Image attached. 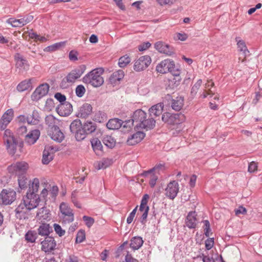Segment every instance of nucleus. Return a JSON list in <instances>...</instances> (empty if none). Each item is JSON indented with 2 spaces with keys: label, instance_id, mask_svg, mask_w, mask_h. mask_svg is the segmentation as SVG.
Instances as JSON below:
<instances>
[{
  "label": "nucleus",
  "instance_id": "7",
  "mask_svg": "<svg viewBox=\"0 0 262 262\" xmlns=\"http://www.w3.org/2000/svg\"><path fill=\"white\" fill-rule=\"evenodd\" d=\"M86 70V66L84 64L80 65L76 68L72 70L66 77V81L69 83H73L79 78Z\"/></svg>",
  "mask_w": 262,
  "mask_h": 262
},
{
  "label": "nucleus",
  "instance_id": "61",
  "mask_svg": "<svg viewBox=\"0 0 262 262\" xmlns=\"http://www.w3.org/2000/svg\"><path fill=\"white\" fill-rule=\"evenodd\" d=\"M214 245L213 238H209L205 241V248L207 250L211 249Z\"/></svg>",
  "mask_w": 262,
  "mask_h": 262
},
{
  "label": "nucleus",
  "instance_id": "32",
  "mask_svg": "<svg viewBox=\"0 0 262 262\" xmlns=\"http://www.w3.org/2000/svg\"><path fill=\"white\" fill-rule=\"evenodd\" d=\"M122 120L114 118L110 119L106 124L107 127L110 129H118L122 126Z\"/></svg>",
  "mask_w": 262,
  "mask_h": 262
},
{
  "label": "nucleus",
  "instance_id": "14",
  "mask_svg": "<svg viewBox=\"0 0 262 262\" xmlns=\"http://www.w3.org/2000/svg\"><path fill=\"white\" fill-rule=\"evenodd\" d=\"M179 191V186L178 182L172 181L169 182L165 189V195L171 200H173L177 195Z\"/></svg>",
  "mask_w": 262,
  "mask_h": 262
},
{
  "label": "nucleus",
  "instance_id": "45",
  "mask_svg": "<svg viewBox=\"0 0 262 262\" xmlns=\"http://www.w3.org/2000/svg\"><path fill=\"white\" fill-rule=\"evenodd\" d=\"M88 134H89L82 127L75 134V137L77 141H80L85 139Z\"/></svg>",
  "mask_w": 262,
  "mask_h": 262
},
{
  "label": "nucleus",
  "instance_id": "8",
  "mask_svg": "<svg viewBox=\"0 0 262 262\" xmlns=\"http://www.w3.org/2000/svg\"><path fill=\"white\" fill-rule=\"evenodd\" d=\"M39 202V195L37 194H33V193L27 192L26 196L23 199V202L29 210H32L37 207Z\"/></svg>",
  "mask_w": 262,
  "mask_h": 262
},
{
  "label": "nucleus",
  "instance_id": "59",
  "mask_svg": "<svg viewBox=\"0 0 262 262\" xmlns=\"http://www.w3.org/2000/svg\"><path fill=\"white\" fill-rule=\"evenodd\" d=\"M203 223L204 225V234L206 237H209L211 231L210 223L208 220L204 221Z\"/></svg>",
  "mask_w": 262,
  "mask_h": 262
},
{
  "label": "nucleus",
  "instance_id": "58",
  "mask_svg": "<svg viewBox=\"0 0 262 262\" xmlns=\"http://www.w3.org/2000/svg\"><path fill=\"white\" fill-rule=\"evenodd\" d=\"M53 227L56 233L59 236H62L65 234V230H63L59 225L54 224Z\"/></svg>",
  "mask_w": 262,
  "mask_h": 262
},
{
  "label": "nucleus",
  "instance_id": "19",
  "mask_svg": "<svg viewBox=\"0 0 262 262\" xmlns=\"http://www.w3.org/2000/svg\"><path fill=\"white\" fill-rule=\"evenodd\" d=\"M48 134L52 140L58 142H61L64 138V135L59 127L49 129Z\"/></svg>",
  "mask_w": 262,
  "mask_h": 262
},
{
  "label": "nucleus",
  "instance_id": "38",
  "mask_svg": "<svg viewBox=\"0 0 262 262\" xmlns=\"http://www.w3.org/2000/svg\"><path fill=\"white\" fill-rule=\"evenodd\" d=\"M37 237V233L34 230H29L25 235L26 241L28 243H34Z\"/></svg>",
  "mask_w": 262,
  "mask_h": 262
},
{
  "label": "nucleus",
  "instance_id": "25",
  "mask_svg": "<svg viewBox=\"0 0 262 262\" xmlns=\"http://www.w3.org/2000/svg\"><path fill=\"white\" fill-rule=\"evenodd\" d=\"M14 59L16 62L17 68L23 69L27 70L29 69V64L27 60L19 53H16L14 55Z\"/></svg>",
  "mask_w": 262,
  "mask_h": 262
},
{
  "label": "nucleus",
  "instance_id": "28",
  "mask_svg": "<svg viewBox=\"0 0 262 262\" xmlns=\"http://www.w3.org/2000/svg\"><path fill=\"white\" fill-rule=\"evenodd\" d=\"M165 169V166L164 164L159 163L156 165L152 168L144 171L142 175L143 177H147L150 173H154L156 174H159L161 172H163Z\"/></svg>",
  "mask_w": 262,
  "mask_h": 262
},
{
  "label": "nucleus",
  "instance_id": "3",
  "mask_svg": "<svg viewBox=\"0 0 262 262\" xmlns=\"http://www.w3.org/2000/svg\"><path fill=\"white\" fill-rule=\"evenodd\" d=\"M3 140L9 154L13 155L16 152L17 143L9 129L5 131Z\"/></svg>",
  "mask_w": 262,
  "mask_h": 262
},
{
  "label": "nucleus",
  "instance_id": "36",
  "mask_svg": "<svg viewBox=\"0 0 262 262\" xmlns=\"http://www.w3.org/2000/svg\"><path fill=\"white\" fill-rule=\"evenodd\" d=\"M37 232L39 235L47 237L50 233V227L49 224H42L37 229Z\"/></svg>",
  "mask_w": 262,
  "mask_h": 262
},
{
  "label": "nucleus",
  "instance_id": "12",
  "mask_svg": "<svg viewBox=\"0 0 262 262\" xmlns=\"http://www.w3.org/2000/svg\"><path fill=\"white\" fill-rule=\"evenodd\" d=\"M49 85L47 83H43L38 86L31 95L33 101H38L49 92Z\"/></svg>",
  "mask_w": 262,
  "mask_h": 262
},
{
  "label": "nucleus",
  "instance_id": "34",
  "mask_svg": "<svg viewBox=\"0 0 262 262\" xmlns=\"http://www.w3.org/2000/svg\"><path fill=\"white\" fill-rule=\"evenodd\" d=\"M39 180L38 178H34L30 181L29 187L27 192L36 194L39 186Z\"/></svg>",
  "mask_w": 262,
  "mask_h": 262
},
{
  "label": "nucleus",
  "instance_id": "55",
  "mask_svg": "<svg viewBox=\"0 0 262 262\" xmlns=\"http://www.w3.org/2000/svg\"><path fill=\"white\" fill-rule=\"evenodd\" d=\"M54 107V100L52 98L47 99L46 101L45 108L47 111H51Z\"/></svg>",
  "mask_w": 262,
  "mask_h": 262
},
{
  "label": "nucleus",
  "instance_id": "41",
  "mask_svg": "<svg viewBox=\"0 0 262 262\" xmlns=\"http://www.w3.org/2000/svg\"><path fill=\"white\" fill-rule=\"evenodd\" d=\"M82 127L81 122L80 120L76 119L74 120L70 124V129L71 132L75 134L78 130Z\"/></svg>",
  "mask_w": 262,
  "mask_h": 262
},
{
  "label": "nucleus",
  "instance_id": "49",
  "mask_svg": "<svg viewBox=\"0 0 262 262\" xmlns=\"http://www.w3.org/2000/svg\"><path fill=\"white\" fill-rule=\"evenodd\" d=\"M202 83V81L201 79H199L192 86L191 90V95L192 97H194L196 95L198 90H199L201 84Z\"/></svg>",
  "mask_w": 262,
  "mask_h": 262
},
{
  "label": "nucleus",
  "instance_id": "33",
  "mask_svg": "<svg viewBox=\"0 0 262 262\" xmlns=\"http://www.w3.org/2000/svg\"><path fill=\"white\" fill-rule=\"evenodd\" d=\"M143 241L140 236H135L130 240V247L133 250L139 249L143 245Z\"/></svg>",
  "mask_w": 262,
  "mask_h": 262
},
{
  "label": "nucleus",
  "instance_id": "52",
  "mask_svg": "<svg viewBox=\"0 0 262 262\" xmlns=\"http://www.w3.org/2000/svg\"><path fill=\"white\" fill-rule=\"evenodd\" d=\"M29 37L32 39H34L35 41H40V42H45L47 40V39L45 37L41 36L35 32L30 33Z\"/></svg>",
  "mask_w": 262,
  "mask_h": 262
},
{
  "label": "nucleus",
  "instance_id": "51",
  "mask_svg": "<svg viewBox=\"0 0 262 262\" xmlns=\"http://www.w3.org/2000/svg\"><path fill=\"white\" fill-rule=\"evenodd\" d=\"M147 177L149 178V183L150 187L152 188L154 187L156 184L157 181L158 179V175L154 173H152L149 174Z\"/></svg>",
  "mask_w": 262,
  "mask_h": 262
},
{
  "label": "nucleus",
  "instance_id": "26",
  "mask_svg": "<svg viewBox=\"0 0 262 262\" xmlns=\"http://www.w3.org/2000/svg\"><path fill=\"white\" fill-rule=\"evenodd\" d=\"M41 118L39 115L38 111L34 110L31 115L27 116V122L29 124L37 125L41 121Z\"/></svg>",
  "mask_w": 262,
  "mask_h": 262
},
{
  "label": "nucleus",
  "instance_id": "43",
  "mask_svg": "<svg viewBox=\"0 0 262 262\" xmlns=\"http://www.w3.org/2000/svg\"><path fill=\"white\" fill-rule=\"evenodd\" d=\"M84 129L88 133L91 134L96 130L95 124L91 121H86L82 126Z\"/></svg>",
  "mask_w": 262,
  "mask_h": 262
},
{
  "label": "nucleus",
  "instance_id": "6",
  "mask_svg": "<svg viewBox=\"0 0 262 262\" xmlns=\"http://www.w3.org/2000/svg\"><path fill=\"white\" fill-rule=\"evenodd\" d=\"M176 67L174 61L169 59H165L159 63L156 67V70L160 73H166L170 72L171 73L176 71Z\"/></svg>",
  "mask_w": 262,
  "mask_h": 262
},
{
  "label": "nucleus",
  "instance_id": "37",
  "mask_svg": "<svg viewBox=\"0 0 262 262\" xmlns=\"http://www.w3.org/2000/svg\"><path fill=\"white\" fill-rule=\"evenodd\" d=\"M183 101L184 100L181 97H177L176 99L172 100L171 107L176 111H180L183 106Z\"/></svg>",
  "mask_w": 262,
  "mask_h": 262
},
{
  "label": "nucleus",
  "instance_id": "50",
  "mask_svg": "<svg viewBox=\"0 0 262 262\" xmlns=\"http://www.w3.org/2000/svg\"><path fill=\"white\" fill-rule=\"evenodd\" d=\"M62 45H63L62 42L56 43L51 46L47 47V48H46L44 49V51L45 52L55 51L58 50V49H59L62 46Z\"/></svg>",
  "mask_w": 262,
  "mask_h": 262
},
{
  "label": "nucleus",
  "instance_id": "40",
  "mask_svg": "<svg viewBox=\"0 0 262 262\" xmlns=\"http://www.w3.org/2000/svg\"><path fill=\"white\" fill-rule=\"evenodd\" d=\"M31 87V80H25L24 81H21L18 85L17 86V90L19 92H23L26 90H27L30 88Z\"/></svg>",
  "mask_w": 262,
  "mask_h": 262
},
{
  "label": "nucleus",
  "instance_id": "22",
  "mask_svg": "<svg viewBox=\"0 0 262 262\" xmlns=\"http://www.w3.org/2000/svg\"><path fill=\"white\" fill-rule=\"evenodd\" d=\"M180 74V71L177 69L175 72L172 73V76L171 78L168 79V86L170 89H174L179 85L181 80Z\"/></svg>",
  "mask_w": 262,
  "mask_h": 262
},
{
  "label": "nucleus",
  "instance_id": "46",
  "mask_svg": "<svg viewBox=\"0 0 262 262\" xmlns=\"http://www.w3.org/2000/svg\"><path fill=\"white\" fill-rule=\"evenodd\" d=\"M131 61L130 58L127 55L121 57L119 59L118 64L120 67H126Z\"/></svg>",
  "mask_w": 262,
  "mask_h": 262
},
{
  "label": "nucleus",
  "instance_id": "54",
  "mask_svg": "<svg viewBox=\"0 0 262 262\" xmlns=\"http://www.w3.org/2000/svg\"><path fill=\"white\" fill-rule=\"evenodd\" d=\"M85 92V89L82 85H79L76 88V95L79 97H82Z\"/></svg>",
  "mask_w": 262,
  "mask_h": 262
},
{
  "label": "nucleus",
  "instance_id": "64",
  "mask_svg": "<svg viewBox=\"0 0 262 262\" xmlns=\"http://www.w3.org/2000/svg\"><path fill=\"white\" fill-rule=\"evenodd\" d=\"M134 124V122L132 119L131 120H126L125 121H122V126L123 128H128L129 129L132 127Z\"/></svg>",
  "mask_w": 262,
  "mask_h": 262
},
{
  "label": "nucleus",
  "instance_id": "57",
  "mask_svg": "<svg viewBox=\"0 0 262 262\" xmlns=\"http://www.w3.org/2000/svg\"><path fill=\"white\" fill-rule=\"evenodd\" d=\"M27 179L24 176L19 177L18 179V183L19 187L21 189H24L27 187Z\"/></svg>",
  "mask_w": 262,
  "mask_h": 262
},
{
  "label": "nucleus",
  "instance_id": "17",
  "mask_svg": "<svg viewBox=\"0 0 262 262\" xmlns=\"http://www.w3.org/2000/svg\"><path fill=\"white\" fill-rule=\"evenodd\" d=\"M57 149L52 146H47L45 147L43 152L42 162L43 164H48L53 159V154Z\"/></svg>",
  "mask_w": 262,
  "mask_h": 262
},
{
  "label": "nucleus",
  "instance_id": "16",
  "mask_svg": "<svg viewBox=\"0 0 262 262\" xmlns=\"http://www.w3.org/2000/svg\"><path fill=\"white\" fill-rule=\"evenodd\" d=\"M57 113L61 116H68L73 111V106L69 102L60 103L56 108Z\"/></svg>",
  "mask_w": 262,
  "mask_h": 262
},
{
  "label": "nucleus",
  "instance_id": "18",
  "mask_svg": "<svg viewBox=\"0 0 262 262\" xmlns=\"http://www.w3.org/2000/svg\"><path fill=\"white\" fill-rule=\"evenodd\" d=\"M13 116V111L12 109L8 110L3 115L0 120V128L2 130L5 129L7 125L12 120Z\"/></svg>",
  "mask_w": 262,
  "mask_h": 262
},
{
  "label": "nucleus",
  "instance_id": "56",
  "mask_svg": "<svg viewBox=\"0 0 262 262\" xmlns=\"http://www.w3.org/2000/svg\"><path fill=\"white\" fill-rule=\"evenodd\" d=\"M82 219L85 222V224L89 228L92 227L94 223V219L91 217L84 215Z\"/></svg>",
  "mask_w": 262,
  "mask_h": 262
},
{
  "label": "nucleus",
  "instance_id": "24",
  "mask_svg": "<svg viewBox=\"0 0 262 262\" xmlns=\"http://www.w3.org/2000/svg\"><path fill=\"white\" fill-rule=\"evenodd\" d=\"M27 207L23 202L21 203L15 209V216L17 219L21 220L25 219L27 217V213L28 211L30 210Z\"/></svg>",
  "mask_w": 262,
  "mask_h": 262
},
{
  "label": "nucleus",
  "instance_id": "53",
  "mask_svg": "<svg viewBox=\"0 0 262 262\" xmlns=\"http://www.w3.org/2000/svg\"><path fill=\"white\" fill-rule=\"evenodd\" d=\"M85 239V234L84 230H80L79 231L76 235V243H81L84 241Z\"/></svg>",
  "mask_w": 262,
  "mask_h": 262
},
{
  "label": "nucleus",
  "instance_id": "11",
  "mask_svg": "<svg viewBox=\"0 0 262 262\" xmlns=\"http://www.w3.org/2000/svg\"><path fill=\"white\" fill-rule=\"evenodd\" d=\"M41 249L45 253H50L56 248V243L54 238L50 236L45 237V239L41 241Z\"/></svg>",
  "mask_w": 262,
  "mask_h": 262
},
{
  "label": "nucleus",
  "instance_id": "4",
  "mask_svg": "<svg viewBox=\"0 0 262 262\" xmlns=\"http://www.w3.org/2000/svg\"><path fill=\"white\" fill-rule=\"evenodd\" d=\"M162 120L163 122L169 125L179 124L185 121V117L181 113H165L162 115Z\"/></svg>",
  "mask_w": 262,
  "mask_h": 262
},
{
  "label": "nucleus",
  "instance_id": "42",
  "mask_svg": "<svg viewBox=\"0 0 262 262\" xmlns=\"http://www.w3.org/2000/svg\"><path fill=\"white\" fill-rule=\"evenodd\" d=\"M93 120L99 123L103 122L106 120V115L100 111H96L94 115Z\"/></svg>",
  "mask_w": 262,
  "mask_h": 262
},
{
  "label": "nucleus",
  "instance_id": "10",
  "mask_svg": "<svg viewBox=\"0 0 262 262\" xmlns=\"http://www.w3.org/2000/svg\"><path fill=\"white\" fill-rule=\"evenodd\" d=\"M16 194L13 190L3 189L0 194V202L4 205L11 204L16 199Z\"/></svg>",
  "mask_w": 262,
  "mask_h": 262
},
{
  "label": "nucleus",
  "instance_id": "1",
  "mask_svg": "<svg viewBox=\"0 0 262 262\" xmlns=\"http://www.w3.org/2000/svg\"><path fill=\"white\" fill-rule=\"evenodd\" d=\"M132 119L137 129L141 128L148 130L153 128L155 126V120L152 118L147 119L146 113L141 109L134 112Z\"/></svg>",
  "mask_w": 262,
  "mask_h": 262
},
{
  "label": "nucleus",
  "instance_id": "27",
  "mask_svg": "<svg viewBox=\"0 0 262 262\" xmlns=\"http://www.w3.org/2000/svg\"><path fill=\"white\" fill-rule=\"evenodd\" d=\"M196 214L195 211L189 212L186 217V225L190 229L195 228L196 226Z\"/></svg>",
  "mask_w": 262,
  "mask_h": 262
},
{
  "label": "nucleus",
  "instance_id": "47",
  "mask_svg": "<svg viewBox=\"0 0 262 262\" xmlns=\"http://www.w3.org/2000/svg\"><path fill=\"white\" fill-rule=\"evenodd\" d=\"M103 143L110 148L113 147L116 143L115 140L111 136H107L103 139Z\"/></svg>",
  "mask_w": 262,
  "mask_h": 262
},
{
  "label": "nucleus",
  "instance_id": "60",
  "mask_svg": "<svg viewBox=\"0 0 262 262\" xmlns=\"http://www.w3.org/2000/svg\"><path fill=\"white\" fill-rule=\"evenodd\" d=\"M123 254L125 255V260L126 262H138V260L133 258L128 251L125 250Z\"/></svg>",
  "mask_w": 262,
  "mask_h": 262
},
{
  "label": "nucleus",
  "instance_id": "31",
  "mask_svg": "<svg viewBox=\"0 0 262 262\" xmlns=\"http://www.w3.org/2000/svg\"><path fill=\"white\" fill-rule=\"evenodd\" d=\"M163 103H158L153 105L149 109V113L150 116L151 117H157L160 115L163 111Z\"/></svg>",
  "mask_w": 262,
  "mask_h": 262
},
{
  "label": "nucleus",
  "instance_id": "35",
  "mask_svg": "<svg viewBox=\"0 0 262 262\" xmlns=\"http://www.w3.org/2000/svg\"><path fill=\"white\" fill-rule=\"evenodd\" d=\"M235 40L237 42L238 51L243 52L245 56H248L249 53V51L247 49L245 41L243 40L239 39V37H236Z\"/></svg>",
  "mask_w": 262,
  "mask_h": 262
},
{
  "label": "nucleus",
  "instance_id": "44",
  "mask_svg": "<svg viewBox=\"0 0 262 262\" xmlns=\"http://www.w3.org/2000/svg\"><path fill=\"white\" fill-rule=\"evenodd\" d=\"M48 210L46 207H43L38 210L36 213V217L38 220H45L48 217Z\"/></svg>",
  "mask_w": 262,
  "mask_h": 262
},
{
  "label": "nucleus",
  "instance_id": "48",
  "mask_svg": "<svg viewBox=\"0 0 262 262\" xmlns=\"http://www.w3.org/2000/svg\"><path fill=\"white\" fill-rule=\"evenodd\" d=\"M6 22L10 24L13 27H21L23 26L20 18L16 19L13 18H10L7 19Z\"/></svg>",
  "mask_w": 262,
  "mask_h": 262
},
{
  "label": "nucleus",
  "instance_id": "15",
  "mask_svg": "<svg viewBox=\"0 0 262 262\" xmlns=\"http://www.w3.org/2000/svg\"><path fill=\"white\" fill-rule=\"evenodd\" d=\"M155 48L159 52L165 54L168 56H172L174 54L173 48L162 41L156 42Z\"/></svg>",
  "mask_w": 262,
  "mask_h": 262
},
{
  "label": "nucleus",
  "instance_id": "5",
  "mask_svg": "<svg viewBox=\"0 0 262 262\" xmlns=\"http://www.w3.org/2000/svg\"><path fill=\"white\" fill-rule=\"evenodd\" d=\"M61 213L60 217L65 224L72 222L74 220L73 210L65 203H61L59 206Z\"/></svg>",
  "mask_w": 262,
  "mask_h": 262
},
{
  "label": "nucleus",
  "instance_id": "20",
  "mask_svg": "<svg viewBox=\"0 0 262 262\" xmlns=\"http://www.w3.org/2000/svg\"><path fill=\"white\" fill-rule=\"evenodd\" d=\"M92 112V106L91 104L85 103L78 110L76 116L79 118H86Z\"/></svg>",
  "mask_w": 262,
  "mask_h": 262
},
{
  "label": "nucleus",
  "instance_id": "2",
  "mask_svg": "<svg viewBox=\"0 0 262 262\" xmlns=\"http://www.w3.org/2000/svg\"><path fill=\"white\" fill-rule=\"evenodd\" d=\"M103 73V70L102 68L94 69L83 77L82 81L94 87L100 86L104 82V79L101 76Z\"/></svg>",
  "mask_w": 262,
  "mask_h": 262
},
{
  "label": "nucleus",
  "instance_id": "21",
  "mask_svg": "<svg viewBox=\"0 0 262 262\" xmlns=\"http://www.w3.org/2000/svg\"><path fill=\"white\" fill-rule=\"evenodd\" d=\"M40 134L39 130H32L25 136V141L28 145L34 144L38 139Z\"/></svg>",
  "mask_w": 262,
  "mask_h": 262
},
{
  "label": "nucleus",
  "instance_id": "13",
  "mask_svg": "<svg viewBox=\"0 0 262 262\" xmlns=\"http://www.w3.org/2000/svg\"><path fill=\"white\" fill-rule=\"evenodd\" d=\"M151 63V58L149 56L145 55L141 56L138 59L135 61L134 69L137 72L144 70Z\"/></svg>",
  "mask_w": 262,
  "mask_h": 262
},
{
  "label": "nucleus",
  "instance_id": "30",
  "mask_svg": "<svg viewBox=\"0 0 262 262\" xmlns=\"http://www.w3.org/2000/svg\"><path fill=\"white\" fill-rule=\"evenodd\" d=\"M124 74L122 70H118L114 72L109 78L111 83L116 84L118 82L120 81L123 77Z\"/></svg>",
  "mask_w": 262,
  "mask_h": 262
},
{
  "label": "nucleus",
  "instance_id": "39",
  "mask_svg": "<svg viewBox=\"0 0 262 262\" xmlns=\"http://www.w3.org/2000/svg\"><path fill=\"white\" fill-rule=\"evenodd\" d=\"M94 151L97 155H100L102 151V146L98 139H94L91 141Z\"/></svg>",
  "mask_w": 262,
  "mask_h": 262
},
{
  "label": "nucleus",
  "instance_id": "29",
  "mask_svg": "<svg viewBox=\"0 0 262 262\" xmlns=\"http://www.w3.org/2000/svg\"><path fill=\"white\" fill-rule=\"evenodd\" d=\"M45 123L50 128L49 129L58 127L60 121L52 115L47 116L45 118Z\"/></svg>",
  "mask_w": 262,
  "mask_h": 262
},
{
  "label": "nucleus",
  "instance_id": "23",
  "mask_svg": "<svg viewBox=\"0 0 262 262\" xmlns=\"http://www.w3.org/2000/svg\"><path fill=\"white\" fill-rule=\"evenodd\" d=\"M145 136L143 132L138 131L128 137L127 143L129 145H135L140 142Z\"/></svg>",
  "mask_w": 262,
  "mask_h": 262
},
{
  "label": "nucleus",
  "instance_id": "63",
  "mask_svg": "<svg viewBox=\"0 0 262 262\" xmlns=\"http://www.w3.org/2000/svg\"><path fill=\"white\" fill-rule=\"evenodd\" d=\"M20 19L24 26L31 21L33 19V16L32 15H27L20 18Z\"/></svg>",
  "mask_w": 262,
  "mask_h": 262
},
{
  "label": "nucleus",
  "instance_id": "62",
  "mask_svg": "<svg viewBox=\"0 0 262 262\" xmlns=\"http://www.w3.org/2000/svg\"><path fill=\"white\" fill-rule=\"evenodd\" d=\"M137 207L138 206L136 207L135 208H134L133 210L129 213L126 220V222L127 224H129L133 222L137 211Z\"/></svg>",
  "mask_w": 262,
  "mask_h": 262
},
{
  "label": "nucleus",
  "instance_id": "9",
  "mask_svg": "<svg viewBox=\"0 0 262 262\" xmlns=\"http://www.w3.org/2000/svg\"><path fill=\"white\" fill-rule=\"evenodd\" d=\"M29 168L28 164L25 161L17 162L8 167L10 173L20 174L25 173Z\"/></svg>",
  "mask_w": 262,
  "mask_h": 262
}]
</instances>
